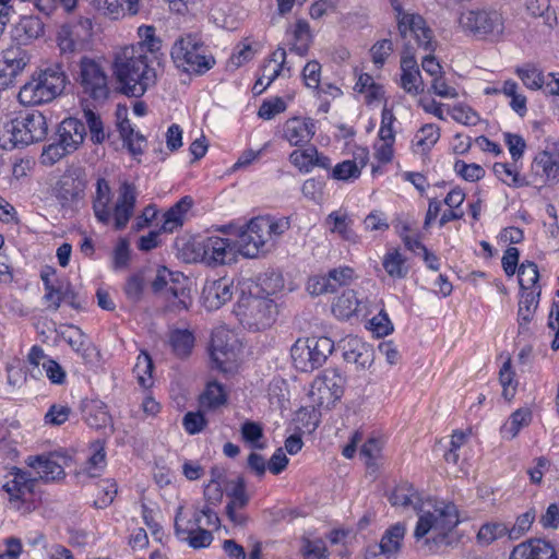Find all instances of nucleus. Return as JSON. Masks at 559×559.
<instances>
[{
	"label": "nucleus",
	"instance_id": "nucleus-1",
	"mask_svg": "<svg viewBox=\"0 0 559 559\" xmlns=\"http://www.w3.org/2000/svg\"><path fill=\"white\" fill-rule=\"evenodd\" d=\"M393 506L412 507L418 514L414 531L416 539L428 533L436 543H442L448 534L459 524V511L454 503L432 498L423 499L412 485L397 486L389 498Z\"/></svg>",
	"mask_w": 559,
	"mask_h": 559
},
{
	"label": "nucleus",
	"instance_id": "nucleus-2",
	"mask_svg": "<svg viewBox=\"0 0 559 559\" xmlns=\"http://www.w3.org/2000/svg\"><path fill=\"white\" fill-rule=\"evenodd\" d=\"M290 228L288 217L270 215L251 218L239 228H222L225 235L236 236L237 251L246 258H257L260 253L269 252L277 240Z\"/></svg>",
	"mask_w": 559,
	"mask_h": 559
},
{
	"label": "nucleus",
	"instance_id": "nucleus-3",
	"mask_svg": "<svg viewBox=\"0 0 559 559\" xmlns=\"http://www.w3.org/2000/svg\"><path fill=\"white\" fill-rule=\"evenodd\" d=\"M112 197L109 182L105 178H98L95 183V192L92 195L93 213L99 223L104 225L112 223L116 230H122L134 214L138 191L133 183L123 181L120 183L117 199L111 205Z\"/></svg>",
	"mask_w": 559,
	"mask_h": 559
},
{
	"label": "nucleus",
	"instance_id": "nucleus-4",
	"mask_svg": "<svg viewBox=\"0 0 559 559\" xmlns=\"http://www.w3.org/2000/svg\"><path fill=\"white\" fill-rule=\"evenodd\" d=\"M114 72L121 92L140 97L156 82L155 70L148 66L143 46H126L115 55Z\"/></svg>",
	"mask_w": 559,
	"mask_h": 559
},
{
	"label": "nucleus",
	"instance_id": "nucleus-5",
	"mask_svg": "<svg viewBox=\"0 0 559 559\" xmlns=\"http://www.w3.org/2000/svg\"><path fill=\"white\" fill-rule=\"evenodd\" d=\"M47 134V119L37 110L0 120V146L7 151L41 142Z\"/></svg>",
	"mask_w": 559,
	"mask_h": 559
},
{
	"label": "nucleus",
	"instance_id": "nucleus-6",
	"mask_svg": "<svg viewBox=\"0 0 559 559\" xmlns=\"http://www.w3.org/2000/svg\"><path fill=\"white\" fill-rule=\"evenodd\" d=\"M68 83V76L61 63H53L36 70L21 86L17 99L26 107L48 104L60 96Z\"/></svg>",
	"mask_w": 559,
	"mask_h": 559
},
{
	"label": "nucleus",
	"instance_id": "nucleus-7",
	"mask_svg": "<svg viewBox=\"0 0 559 559\" xmlns=\"http://www.w3.org/2000/svg\"><path fill=\"white\" fill-rule=\"evenodd\" d=\"M456 22L460 31L465 35L490 41L499 40L506 28L503 13L492 7L463 10Z\"/></svg>",
	"mask_w": 559,
	"mask_h": 559
},
{
	"label": "nucleus",
	"instance_id": "nucleus-8",
	"mask_svg": "<svg viewBox=\"0 0 559 559\" xmlns=\"http://www.w3.org/2000/svg\"><path fill=\"white\" fill-rule=\"evenodd\" d=\"M152 290L166 301L167 308L171 311H186L192 305L188 277L166 266L157 270L152 282Z\"/></svg>",
	"mask_w": 559,
	"mask_h": 559
},
{
	"label": "nucleus",
	"instance_id": "nucleus-9",
	"mask_svg": "<svg viewBox=\"0 0 559 559\" xmlns=\"http://www.w3.org/2000/svg\"><path fill=\"white\" fill-rule=\"evenodd\" d=\"M170 55L175 64L187 72L202 73L214 64V59L206 56L203 41L195 34H188L177 39Z\"/></svg>",
	"mask_w": 559,
	"mask_h": 559
},
{
	"label": "nucleus",
	"instance_id": "nucleus-10",
	"mask_svg": "<svg viewBox=\"0 0 559 559\" xmlns=\"http://www.w3.org/2000/svg\"><path fill=\"white\" fill-rule=\"evenodd\" d=\"M334 349V343L326 336L297 340L290 353L297 369L309 372L321 367Z\"/></svg>",
	"mask_w": 559,
	"mask_h": 559
},
{
	"label": "nucleus",
	"instance_id": "nucleus-11",
	"mask_svg": "<svg viewBox=\"0 0 559 559\" xmlns=\"http://www.w3.org/2000/svg\"><path fill=\"white\" fill-rule=\"evenodd\" d=\"M240 323L252 331L271 326L275 320L276 306L273 300L258 296H242L235 310Z\"/></svg>",
	"mask_w": 559,
	"mask_h": 559
},
{
	"label": "nucleus",
	"instance_id": "nucleus-12",
	"mask_svg": "<svg viewBox=\"0 0 559 559\" xmlns=\"http://www.w3.org/2000/svg\"><path fill=\"white\" fill-rule=\"evenodd\" d=\"M346 379L337 369H325L312 382L309 392L314 407L330 408L344 394Z\"/></svg>",
	"mask_w": 559,
	"mask_h": 559
},
{
	"label": "nucleus",
	"instance_id": "nucleus-13",
	"mask_svg": "<svg viewBox=\"0 0 559 559\" xmlns=\"http://www.w3.org/2000/svg\"><path fill=\"white\" fill-rule=\"evenodd\" d=\"M399 33L405 40L404 51L409 46V52L414 53L412 40H415L417 47L426 52H435L438 47L432 29L419 14L403 16L399 25Z\"/></svg>",
	"mask_w": 559,
	"mask_h": 559
},
{
	"label": "nucleus",
	"instance_id": "nucleus-14",
	"mask_svg": "<svg viewBox=\"0 0 559 559\" xmlns=\"http://www.w3.org/2000/svg\"><path fill=\"white\" fill-rule=\"evenodd\" d=\"M80 84L83 92L96 102L109 96L108 76L103 66L94 59L84 57L80 61Z\"/></svg>",
	"mask_w": 559,
	"mask_h": 559
},
{
	"label": "nucleus",
	"instance_id": "nucleus-15",
	"mask_svg": "<svg viewBox=\"0 0 559 559\" xmlns=\"http://www.w3.org/2000/svg\"><path fill=\"white\" fill-rule=\"evenodd\" d=\"M177 536L192 548H204L211 545L213 535L200 525V513L194 511L191 519L183 516V507H179L175 516Z\"/></svg>",
	"mask_w": 559,
	"mask_h": 559
},
{
	"label": "nucleus",
	"instance_id": "nucleus-16",
	"mask_svg": "<svg viewBox=\"0 0 559 559\" xmlns=\"http://www.w3.org/2000/svg\"><path fill=\"white\" fill-rule=\"evenodd\" d=\"M7 478L2 488L9 496L11 507L19 510L25 500V495L33 492L36 478L19 467H12Z\"/></svg>",
	"mask_w": 559,
	"mask_h": 559
},
{
	"label": "nucleus",
	"instance_id": "nucleus-17",
	"mask_svg": "<svg viewBox=\"0 0 559 559\" xmlns=\"http://www.w3.org/2000/svg\"><path fill=\"white\" fill-rule=\"evenodd\" d=\"M338 347L342 349L343 358L348 364H354L358 369H366L373 361V349L358 336L348 335L344 337Z\"/></svg>",
	"mask_w": 559,
	"mask_h": 559
},
{
	"label": "nucleus",
	"instance_id": "nucleus-18",
	"mask_svg": "<svg viewBox=\"0 0 559 559\" xmlns=\"http://www.w3.org/2000/svg\"><path fill=\"white\" fill-rule=\"evenodd\" d=\"M234 282L228 277L207 280L202 290L203 305L207 310H217L233 298Z\"/></svg>",
	"mask_w": 559,
	"mask_h": 559
},
{
	"label": "nucleus",
	"instance_id": "nucleus-19",
	"mask_svg": "<svg viewBox=\"0 0 559 559\" xmlns=\"http://www.w3.org/2000/svg\"><path fill=\"white\" fill-rule=\"evenodd\" d=\"M405 532V525L402 523H396L389 527L382 535V538L379 544L370 545L367 548V559H370L371 557H376L378 555H383L386 558L396 555L401 549Z\"/></svg>",
	"mask_w": 559,
	"mask_h": 559
},
{
	"label": "nucleus",
	"instance_id": "nucleus-20",
	"mask_svg": "<svg viewBox=\"0 0 559 559\" xmlns=\"http://www.w3.org/2000/svg\"><path fill=\"white\" fill-rule=\"evenodd\" d=\"M407 46L401 59V87L411 95H419L424 92L425 85L414 53L409 52Z\"/></svg>",
	"mask_w": 559,
	"mask_h": 559
},
{
	"label": "nucleus",
	"instance_id": "nucleus-21",
	"mask_svg": "<svg viewBox=\"0 0 559 559\" xmlns=\"http://www.w3.org/2000/svg\"><path fill=\"white\" fill-rule=\"evenodd\" d=\"M509 559H558L554 545L542 538H531L513 547Z\"/></svg>",
	"mask_w": 559,
	"mask_h": 559
},
{
	"label": "nucleus",
	"instance_id": "nucleus-22",
	"mask_svg": "<svg viewBox=\"0 0 559 559\" xmlns=\"http://www.w3.org/2000/svg\"><path fill=\"white\" fill-rule=\"evenodd\" d=\"M316 126L311 118L293 117L283 126V136L293 146H304L311 141Z\"/></svg>",
	"mask_w": 559,
	"mask_h": 559
},
{
	"label": "nucleus",
	"instance_id": "nucleus-23",
	"mask_svg": "<svg viewBox=\"0 0 559 559\" xmlns=\"http://www.w3.org/2000/svg\"><path fill=\"white\" fill-rule=\"evenodd\" d=\"M202 258L209 264H224L227 259H231L235 251V242L233 243L228 238L212 235L206 237L202 243Z\"/></svg>",
	"mask_w": 559,
	"mask_h": 559
},
{
	"label": "nucleus",
	"instance_id": "nucleus-24",
	"mask_svg": "<svg viewBox=\"0 0 559 559\" xmlns=\"http://www.w3.org/2000/svg\"><path fill=\"white\" fill-rule=\"evenodd\" d=\"M85 136V124L76 118H67L59 124L58 141L63 145V150L70 153L80 147Z\"/></svg>",
	"mask_w": 559,
	"mask_h": 559
},
{
	"label": "nucleus",
	"instance_id": "nucleus-25",
	"mask_svg": "<svg viewBox=\"0 0 559 559\" xmlns=\"http://www.w3.org/2000/svg\"><path fill=\"white\" fill-rule=\"evenodd\" d=\"M85 180L73 173L64 174L58 181L56 195L62 206H70L83 198Z\"/></svg>",
	"mask_w": 559,
	"mask_h": 559
},
{
	"label": "nucleus",
	"instance_id": "nucleus-26",
	"mask_svg": "<svg viewBox=\"0 0 559 559\" xmlns=\"http://www.w3.org/2000/svg\"><path fill=\"white\" fill-rule=\"evenodd\" d=\"M25 463L28 467L35 469L38 477L44 481H52L64 476L63 467L51 456H28Z\"/></svg>",
	"mask_w": 559,
	"mask_h": 559
},
{
	"label": "nucleus",
	"instance_id": "nucleus-27",
	"mask_svg": "<svg viewBox=\"0 0 559 559\" xmlns=\"http://www.w3.org/2000/svg\"><path fill=\"white\" fill-rule=\"evenodd\" d=\"M287 33L292 34L289 50L300 57H305L313 40L309 23L304 19L297 20L294 26L287 29Z\"/></svg>",
	"mask_w": 559,
	"mask_h": 559
},
{
	"label": "nucleus",
	"instance_id": "nucleus-28",
	"mask_svg": "<svg viewBox=\"0 0 559 559\" xmlns=\"http://www.w3.org/2000/svg\"><path fill=\"white\" fill-rule=\"evenodd\" d=\"M362 301L353 289H345L332 302V312L340 320H348L358 314Z\"/></svg>",
	"mask_w": 559,
	"mask_h": 559
},
{
	"label": "nucleus",
	"instance_id": "nucleus-29",
	"mask_svg": "<svg viewBox=\"0 0 559 559\" xmlns=\"http://www.w3.org/2000/svg\"><path fill=\"white\" fill-rule=\"evenodd\" d=\"M223 338H211L210 355L213 368L224 373L234 372L237 369L238 353L237 352H222Z\"/></svg>",
	"mask_w": 559,
	"mask_h": 559
},
{
	"label": "nucleus",
	"instance_id": "nucleus-30",
	"mask_svg": "<svg viewBox=\"0 0 559 559\" xmlns=\"http://www.w3.org/2000/svg\"><path fill=\"white\" fill-rule=\"evenodd\" d=\"M13 51H7L0 60V90H7L13 84L17 74L24 69L26 62L23 58L13 56Z\"/></svg>",
	"mask_w": 559,
	"mask_h": 559
},
{
	"label": "nucleus",
	"instance_id": "nucleus-31",
	"mask_svg": "<svg viewBox=\"0 0 559 559\" xmlns=\"http://www.w3.org/2000/svg\"><path fill=\"white\" fill-rule=\"evenodd\" d=\"M195 343L194 334L188 329H174L168 334V344L178 358L190 356Z\"/></svg>",
	"mask_w": 559,
	"mask_h": 559
},
{
	"label": "nucleus",
	"instance_id": "nucleus-32",
	"mask_svg": "<svg viewBox=\"0 0 559 559\" xmlns=\"http://www.w3.org/2000/svg\"><path fill=\"white\" fill-rule=\"evenodd\" d=\"M192 204L193 200L191 197L186 195L181 198L164 214L162 229L167 233H173L177 227L181 226L185 215L192 207Z\"/></svg>",
	"mask_w": 559,
	"mask_h": 559
},
{
	"label": "nucleus",
	"instance_id": "nucleus-33",
	"mask_svg": "<svg viewBox=\"0 0 559 559\" xmlns=\"http://www.w3.org/2000/svg\"><path fill=\"white\" fill-rule=\"evenodd\" d=\"M532 421V412L528 408H519L511 414L509 419L501 427V436L511 440L518 436L520 430Z\"/></svg>",
	"mask_w": 559,
	"mask_h": 559
},
{
	"label": "nucleus",
	"instance_id": "nucleus-34",
	"mask_svg": "<svg viewBox=\"0 0 559 559\" xmlns=\"http://www.w3.org/2000/svg\"><path fill=\"white\" fill-rule=\"evenodd\" d=\"M382 266L392 278H405L408 274L406 259L397 249H391L384 254Z\"/></svg>",
	"mask_w": 559,
	"mask_h": 559
},
{
	"label": "nucleus",
	"instance_id": "nucleus-35",
	"mask_svg": "<svg viewBox=\"0 0 559 559\" xmlns=\"http://www.w3.org/2000/svg\"><path fill=\"white\" fill-rule=\"evenodd\" d=\"M284 70L290 72V68L286 67V50L278 47L263 67L265 86H269ZM289 75L290 73H288Z\"/></svg>",
	"mask_w": 559,
	"mask_h": 559
},
{
	"label": "nucleus",
	"instance_id": "nucleus-36",
	"mask_svg": "<svg viewBox=\"0 0 559 559\" xmlns=\"http://www.w3.org/2000/svg\"><path fill=\"white\" fill-rule=\"evenodd\" d=\"M540 290L523 292L519 302L518 320L520 325L528 324L538 307Z\"/></svg>",
	"mask_w": 559,
	"mask_h": 559
},
{
	"label": "nucleus",
	"instance_id": "nucleus-37",
	"mask_svg": "<svg viewBox=\"0 0 559 559\" xmlns=\"http://www.w3.org/2000/svg\"><path fill=\"white\" fill-rule=\"evenodd\" d=\"M525 8L531 16L543 19V23L549 29L557 25L556 12L551 9L549 0H526Z\"/></svg>",
	"mask_w": 559,
	"mask_h": 559
},
{
	"label": "nucleus",
	"instance_id": "nucleus-38",
	"mask_svg": "<svg viewBox=\"0 0 559 559\" xmlns=\"http://www.w3.org/2000/svg\"><path fill=\"white\" fill-rule=\"evenodd\" d=\"M62 337L82 358L90 357L91 343L80 328L70 325L66 332H62Z\"/></svg>",
	"mask_w": 559,
	"mask_h": 559
},
{
	"label": "nucleus",
	"instance_id": "nucleus-39",
	"mask_svg": "<svg viewBox=\"0 0 559 559\" xmlns=\"http://www.w3.org/2000/svg\"><path fill=\"white\" fill-rule=\"evenodd\" d=\"M506 535L509 536V527L504 523L488 522L480 526L476 538L478 544L488 546Z\"/></svg>",
	"mask_w": 559,
	"mask_h": 559
},
{
	"label": "nucleus",
	"instance_id": "nucleus-40",
	"mask_svg": "<svg viewBox=\"0 0 559 559\" xmlns=\"http://www.w3.org/2000/svg\"><path fill=\"white\" fill-rule=\"evenodd\" d=\"M515 73L523 84L531 90H539L544 86L545 75L542 70L533 63H526L515 69Z\"/></svg>",
	"mask_w": 559,
	"mask_h": 559
},
{
	"label": "nucleus",
	"instance_id": "nucleus-41",
	"mask_svg": "<svg viewBox=\"0 0 559 559\" xmlns=\"http://www.w3.org/2000/svg\"><path fill=\"white\" fill-rule=\"evenodd\" d=\"M331 233H337L343 239L350 240L353 230L350 228V219L346 213L340 211L332 212L325 219Z\"/></svg>",
	"mask_w": 559,
	"mask_h": 559
},
{
	"label": "nucleus",
	"instance_id": "nucleus-42",
	"mask_svg": "<svg viewBox=\"0 0 559 559\" xmlns=\"http://www.w3.org/2000/svg\"><path fill=\"white\" fill-rule=\"evenodd\" d=\"M492 170L498 179L510 187H524L527 186V181L524 177H521L515 167H512L506 163H496Z\"/></svg>",
	"mask_w": 559,
	"mask_h": 559
},
{
	"label": "nucleus",
	"instance_id": "nucleus-43",
	"mask_svg": "<svg viewBox=\"0 0 559 559\" xmlns=\"http://www.w3.org/2000/svg\"><path fill=\"white\" fill-rule=\"evenodd\" d=\"M499 381L503 389L502 395L509 401L513 399L516 392L518 381L515 380V372L512 369L510 358L503 362L499 371Z\"/></svg>",
	"mask_w": 559,
	"mask_h": 559
},
{
	"label": "nucleus",
	"instance_id": "nucleus-44",
	"mask_svg": "<svg viewBox=\"0 0 559 559\" xmlns=\"http://www.w3.org/2000/svg\"><path fill=\"white\" fill-rule=\"evenodd\" d=\"M440 138V129L433 123L423 126L415 135V144L423 151L430 150Z\"/></svg>",
	"mask_w": 559,
	"mask_h": 559
},
{
	"label": "nucleus",
	"instance_id": "nucleus-45",
	"mask_svg": "<svg viewBox=\"0 0 559 559\" xmlns=\"http://www.w3.org/2000/svg\"><path fill=\"white\" fill-rule=\"evenodd\" d=\"M534 166L537 170H542L547 179H556L559 177V163L548 152L539 153L534 159Z\"/></svg>",
	"mask_w": 559,
	"mask_h": 559
},
{
	"label": "nucleus",
	"instance_id": "nucleus-46",
	"mask_svg": "<svg viewBox=\"0 0 559 559\" xmlns=\"http://www.w3.org/2000/svg\"><path fill=\"white\" fill-rule=\"evenodd\" d=\"M539 278L538 267L534 262L525 261L519 267V284L523 292L535 287Z\"/></svg>",
	"mask_w": 559,
	"mask_h": 559
},
{
	"label": "nucleus",
	"instance_id": "nucleus-47",
	"mask_svg": "<svg viewBox=\"0 0 559 559\" xmlns=\"http://www.w3.org/2000/svg\"><path fill=\"white\" fill-rule=\"evenodd\" d=\"M225 490L227 496L230 498L227 506L237 507L239 509L247 506L249 498L246 493V484L243 478L238 477L235 481L230 483V487L226 486Z\"/></svg>",
	"mask_w": 559,
	"mask_h": 559
},
{
	"label": "nucleus",
	"instance_id": "nucleus-48",
	"mask_svg": "<svg viewBox=\"0 0 559 559\" xmlns=\"http://www.w3.org/2000/svg\"><path fill=\"white\" fill-rule=\"evenodd\" d=\"M152 358L146 353L141 354L134 366V373L136 374L140 385L143 388H148L152 384Z\"/></svg>",
	"mask_w": 559,
	"mask_h": 559
},
{
	"label": "nucleus",
	"instance_id": "nucleus-49",
	"mask_svg": "<svg viewBox=\"0 0 559 559\" xmlns=\"http://www.w3.org/2000/svg\"><path fill=\"white\" fill-rule=\"evenodd\" d=\"M84 118L90 130L91 140L94 143H103L107 138V133L104 129V123L98 115L93 110H84Z\"/></svg>",
	"mask_w": 559,
	"mask_h": 559
},
{
	"label": "nucleus",
	"instance_id": "nucleus-50",
	"mask_svg": "<svg viewBox=\"0 0 559 559\" xmlns=\"http://www.w3.org/2000/svg\"><path fill=\"white\" fill-rule=\"evenodd\" d=\"M314 154L316 147H308L302 151L295 150L289 155V162L301 173H309L313 168Z\"/></svg>",
	"mask_w": 559,
	"mask_h": 559
},
{
	"label": "nucleus",
	"instance_id": "nucleus-51",
	"mask_svg": "<svg viewBox=\"0 0 559 559\" xmlns=\"http://www.w3.org/2000/svg\"><path fill=\"white\" fill-rule=\"evenodd\" d=\"M74 34H76L75 29H69L66 26L61 27L58 34V46L62 53H72L84 43Z\"/></svg>",
	"mask_w": 559,
	"mask_h": 559
},
{
	"label": "nucleus",
	"instance_id": "nucleus-52",
	"mask_svg": "<svg viewBox=\"0 0 559 559\" xmlns=\"http://www.w3.org/2000/svg\"><path fill=\"white\" fill-rule=\"evenodd\" d=\"M536 516L534 509H531L516 518L514 525L509 528V539L521 538L531 528Z\"/></svg>",
	"mask_w": 559,
	"mask_h": 559
},
{
	"label": "nucleus",
	"instance_id": "nucleus-53",
	"mask_svg": "<svg viewBox=\"0 0 559 559\" xmlns=\"http://www.w3.org/2000/svg\"><path fill=\"white\" fill-rule=\"evenodd\" d=\"M394 120L395 117L392 109L384 106L381 114V126L378 133L380 142H395V133L393 130Z\"/></svg>",
	"mask_w": 559,
	"mask_h": 559
},
{
	"label": "nucleus",
	"instance_id": "nucleus-54",
	"mask_svg": "<svg viewBox=\"0 0 559 559\" xmlns=\"http://www.w3.org/2000/svg\"><path fill=\"white\" fill-rule=\"evenodd\" d=\"M93 453L88 459L87 472L92 477L97 476L96 471L103 469L106 466V453L104 443L96 441L92 444Z\"/></svg>",
	"mask_w": 559,
	"mask_h": 559
},
{
	"label": "nucleus",
	"instance_id": "nucleus-55",
	"mask_svg": "<svg viewBox=\"0 0 559 559\" xmlns=\"http://www.w3.org/2000/svg\"><path fill=\"white\" fill-rule=\"evenodd\" d=\"M307 290L314 296L335 292V284L331 283L329 275L311 276L307 282Z\"/></svg>",
	"mask_w": 559,
	"mask_h": 559
},
{
	"label": "nucleus",
	"instance_id": "nucleus-56",
	"mask_svg": "<svg viewBox=\"0 0 559 559\" xmlns=\"http://www.w3.org/2000/svg\"><path fill=\"white\" fill-rule=\"evenodd\" d=\"M71 412L67 405L52 404L45 414L44 420L47 425L61 426L69 419Z\"/></svg>",
	"mask_w": 559,
	"mask_h": 559
},
{
	"label": "nucleus",
	"instance_id": "nucleus-57",
	"mask_svg": "<svg viewBox=\"0 0 559 559\" xmlns=\"http://www.w3.org/2000/svg\"><path fill=\"white\" fill-rule=\"evenodd\" d=\"M241 435L243 440L249 442L252 448L264 449V444L259 443V440L263 437V429L258 423L246 421L241 427Z\"/></svg>",
	"mask_w": 559,
	"mask_h": 559
},
{
	"label": "nucleus",
	"instance_id": "nucleus-58",
	"mask_svg": "<svg viewBox=\"0 0 559 559\" xmlns=\"http://www.w3.org/2000/svg\"><path fill=\"white\" fill-rule=\"evenodd\" d=\"M139 36L141 41L135 46H143L145 53L147 51L154 53L160 48V40L155 37V28L153 26H141L139 27Z\"/></svg>",
	"mask_w": 559,
	"mask_h": 559
},
{
	"label": "nucleus",
	"instance_id": "nucleus-59",
	"mask_svg": "<svg viewBox=\"0 0 559 559\" xmlns=\"http://www.w3.org/2000/svg\"><path fill=\"white\" fill-rule=\"evenodd\" d=\"M360 174L361 170L354 160H344L333 168L332 177L336 180H350L357 179Z\"/></svg>",
	"mask_w": 559,
	"mask_h": 559
},
{
	"label": "nucleus",
	"instance_id": "nucleus-60",
	"mask_svg": "<svg viewBox=\"0 0 559 559\" xmlns=\"http://www.w3.org/2000/svg\"><path fill=\"white\" fill-rule=\"evenodd\" d=\"M454 170L467 181H477L485 176V169L478 164H466L463 160H456Z\"/></svg>",
	"mask_w": 559,
	"mask_h": 559
},
{
	"label": "nucleus",
	"instance_id": "nucleus-61",
	"mask_svg": "<svg viewBox=\"0 0 559 559\" xmlns=\"http://www.w3.org/2000/svg\"><path fill=\"white\" fill-rule=\"evenodd\" d=\"M450 115L453 120L465 126H476L479 121V117L471 107L465 105H455Z\"/></svg>",
	"mask_w": 559,
	"mask_h": 559
},
{
	"label": "nucleus",
	"instance_id": "nucleus-62",
	"mask_svg": "<svg viewBox=\"0 0 559 559\" xmlns=\"http://www.w3.org/2000/svg\"><path fill=\"white\" fill-rule=\"evenodd\" d=\"M321 79V64L311 60L302 69V80L308 88L319 90Z\"/></svg>",
	"mask_w": 559,
	"mask_h": 559
},
{
	"label": "nucleus",
	"instance_id": "nucleus-63",
	"mask_svg": "<svg viewBox=\"0 0 559 559\" xmlns=\"http://www.w3.org/2000/svg\"><path fill=\"white\" fill-rule=\"evenodd\" d=\"M301 551L305 559H325L328 552L322 539L310 540L308 538L304 539Z\"/></svg>",
	"mask_w": 559,
	"mask_h": 559
},
{
	"label": "nucleus",
	"instance_id": "nucleus-64",
	"mask_svg": "<svg viewBox=\"0 0 559 559\" xmlns=\"http://www.w3.org/2000/svg\"><path fill=\"white\" fill-rule=\"evenodd\" d=\"M110 420L108 413L103 405H94L93 408L87 411L85 421L92 428L99 429L105 427Z\"/></svg>",
	"mask_w": 559,
	"mask_h": 559
}]
</instances>
